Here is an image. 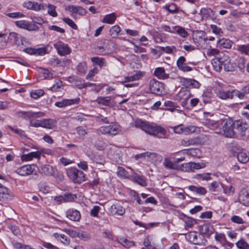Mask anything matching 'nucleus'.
<instances>
[{
  "label": "nucleus",
  "instance_id": "1",
  "mask_svg": "<svg viewBox=\"0 0 249 249\" xmlns=\"http://www.w3.org/2000/svg\"><path fill=\"white\" fill-rule=\"evenodd\" d=\"M134 125L137 128H140L146 133L153 136H156L159 134L164 136L166 133V130L161 126L141 119H136Z\"/></svg>",
  "mask_w": 249,
  "mask_h": 249
},
{
  "label": "nucleus",
  "instance_id": "2",
  "mask_svg": "<svg viewBox=\"0 0 249 249\" xmlns=\"http://www.w3.org/2000/svg\"><path fill=\"white\" fill-rule=\"evenodd\" d=\"M121 131V126L117 124L111 123L109 125H103L97 129V133L107 136H115Z\"/></svg>",
  "mask_w": 249,
  "mask_h": 249
},
{
  "label": "nucleus",
  "instance_id": "3",
  "mask_svg": "<svg viewBox=\"0 0 249 249\" xmlns=\"http://www.w3.org/2000/svg\"><path fill=\"white\" fill-rule=\"evenodd\" d=\"M220 133H222L227 137H233L235 135L234 122L231 119H225L221 123Z\"/></svg>",
  "mask_w": 249,
  "mask_h": 249
},
{
  "label": "nucleus",
  "instance_id": "4",
  "mask_svg": "<svg viewBox=\"0 0 249 249\" xmlns=\"http://www.w3.org/2000/svg\"><path fill=\"white\" fill-rule=\"evenodd\" d=\"M67 175L75 183L80 184L85 181V174L75 168L71 167L67 169Z\"/></svg>",
  "mask_w": 249,
  "mask_h": 249
},
{
  "label": "nucleus",
  "instance_id": "5",
  "mask_svg": "<svg viewBox=\"0 0 249 249\" xmlns=\"http://www.w3.org/2000/svg\"><path fill=\"white\" fill-rule=\"evenodd\" d=\"M69 82L70 83H74L75 82V86L79 89H81L83 88H85L88 87H91V90L96 92H98L100 91L104 87L106 86V84H94L91 83H82L81 82L79 83L76 80V79H70Z\"/></svg>",
  "mask_w": 249,
  "mask_h": 249
},
{
  "label": "nucleus",
  "instance_id": "6",
  "mask_svg": "<svg viewBox=\"0 0 249 249\" xmlns=\"http://www.w3.org/2000/svg\"><path fill=\"white\" fill-rule=\"evenodd\" d=\"M218 61L223 65L224 69L225 71H232L234 69L233 64L230 62L229 55L223 52H220L217 54V56H215Z\"/></svg>",
  "mask_w": 249,
  "mask_h": 249
},
{
  "label": "nucleus",
  "instance_id": "7",
  "mask_svg": "<svg viewBox=\"0 0 249 249\" xmlns=\"http://www.w3.org/2000/svg\"><path fill=\"white\" fill-rule=\"evenodd\" d=\"M205 167L203 164H200L199 163H196L194 162H189L178 165V166L177 170H180L181 171L186 172H190L194 171L195 170H198L203 168Z\"/></svg>",
  "mask_w": 249,
  "mask_h": 249
},
{
  "label": "nucleus",
  "instance_id": "8",
  "mask_svg": "<svg viewBox=\"0 0 249 249\" xmlns=\"http://www.w3.org/2000/svg\"><path fill=\"white\" fill-rule=\"evenodd\" d=\"M234 130L236 133L242 136L246 135V131L249 128V124L244 120H236L234 121Z\"/></svg>",
  "mask_w": 249,
  "mask_h": 249
},
{
  "label": "nucleus",
  "instance_id": "9",
  "mask_svg": "<svg viewBox=\"0 0 249 249\" xmlns=\"http://www.w3.org/2000/svg\"><path fill=\"white\" fill-rule=\"evenodd\" d=\"M18 117L25 119H31L32 118H41L45 116V113L43 112H33L31 111H19L17 112Z\"/></svg>",
  "mask_w": 249,
  "mask_h": 249
},
{
  "label": "nucleus",
  "instance_id": "10",
  "mask_svg": "<svg viewBox=\"0 0 249 249\" xmlns=\"http://www.w3.org/2000/svg\"><path fill=\"white\" fill-rule=\"evenodd\" d=\"M149 89L152 93L159 94L164 90V85L155 79H152L149 83Z\"/></svg>",
  "mask_w": 249,
  "mask_h": 249
},
{
  "label": "nucleus",
  "instance_id": "11",
  "mask_svg": "<svg viewBox=\"0 0 249 249\" xmlns=\"http://www.w3.org/2000/svg\"><path fill=\"white\" fill-rule=\"evenodd\" d=\"M80 102V98L76 97L73 99H63L61 101L56 102L54 105L59 108H63L68 106L78 104Z\"/></svg>",
  "mask_w": 249,
  "mask_h": 249
},
{
  "label": "nucleus",
  "instance_id": "12",
  "mask_svg": "<svg viewBox=\"0 0 249 249\" xmlns=\"http://www.w3.org/2000/svg\"><path fill=\"white\" fill-rule=\"evenodd\" d=\"M187 238L190 242L195 245H201L203 243V236L196 231L189 232Z\"/></svg>",
  "mask_w": 249,
  "mask_h": 249
},
{
  "label": "nucleus",
  "instance_id": "13",
  "mask_svg": "<svg viewBox=\"0 0 249 249\" xmlns=\"http://www.w3.org/2000/svg\"><path fill=\"white\" fill-rule=\"evenodd\" d=\"M35 167L34 165L27 164L17 168L15 172L21 176H27L33 174Z\"/></svg>",
  "mask_w": 249,
  "mask_h": 249
},
{
  "label": "nucleus",
  "instance_id": "14",
  "mask_svg": "<svg viewBox=\"0 0 249 249\" xmlns=\"http://www.w3.org/2000/svg\"><path fill=\"white\" fill-rule=\"evenodd\" d=\"M125 212V209L118 203L112 204L108 209L109 214L112 216H123Z\"/></svg>",
  "mask_w": 249,
  "mask_h": 249
},
{
  "label": "nucleus",
  "instance_id": "15",
  "mask_svg": "<svg viewBox=\"0 0 249 249\" xmlns=\"http://www.w3.org/2000/svg\"><path fill=\"white\" fill-rule=\"evenodd\" d=\"M23 6L28 9L38 11L40 10H45L47 4L44 3H38L36 1H28L24 2Z\"/></svg>",
  "mask_w": 249,
  "mask_h": 249
},
{
  "label": "nucleus",
  "instance_id": "16",
  "mask_svg": "<svg viewBox=\"0 0 249 249\" xmlns=\"http://www.w3.org/2000/svg\"><path fill=\"white\" fill-rule=\"evenodd\" d=\"M191 97V93L189 91L181 90L176 95V100L178 101L182 106L185 107Z\"/></svg>",
  "mask_w": 249,
  "mask_h": 249
},
{
  "label": "nucleus",
  "instance_id": "17",
  "mask_svg": "<svg viewBox=\"0 0 249 249\" xmlns=\"http://www.w3.org/2000/svg\"><path fill=\"white\" fill-rule=\"evenodd\" d=\"M8 39L11 43L18 46L24 45V42L26 41V38L24 37L21 36L15 32L9 34Z\"/></svg>",
  "mask_w": 249,
  "mask_h": 249
},
{
  "label": "nucleus",
  "instance_id": "18",
  "mask_svg": "<svg viewBox=\"0 0 249 249\" xmlns=\"http://www.w3.org/2000/svg\"><path fill=\"white\" fill-rule=\"evenodd\" d=\"M239 202L246 206H249V189H242L239 194Z\"/></svg>",
  "mask_w": 249,
  "mask_h": 249
},
{
  "label": "nucleus",
  "instance_id": "19",
  "mask_svg": "<svg viewBox=\"0 0 249 249\" xmlns=\"http://www.w3.org/2000/svg\"><path fill=\"white\" fill-rule=\"evenodd\" d=\"M53 46L60 55L64 56L69 54L71 52L68 46L62 42H57L54 44Z\"/></svg>",
  "mask_w": 249,
  "mask_h": 249
},
{
  "label": "nucleus",
  "instance_id": "20",
  "mask_svg": "<svg viewBox=\"0 0 249 249\" xmlns=\"http://www.w3.org/2000/svg\"><path fill=\"white\" fill-rule=\"evenodd\" d=\"M202 141L199 137H189L181 140V144L185 146L201 144Z\"/></svg>",
  "mask_w": 249,
  "mask_h": 249
},
{
  "label": "nucleus",
  "instance_id": "21",
  "mask_svg": "<svg viewBox=\"0 0 249 249\" xmlns=\"http://www.w3.org/2000/svg\"><path fill=\"white\" fill-rule=\"evenodd\" d=\"M66 217L73 221H78L81 218V214L78 210L71 208L66 211Z\"/></svg>",
  "mask_w": 249,
  "mask_h": 249
},
{
  "label": "nucleus",
  "instance_id": "22",
  "mask_svg": "<svg viewBox=\"0 0 249 249\" xmlns=\"http://www.w3.org/2000/svg\"><path fill=\"white\" fill-rule=\"evenodd\" d=\"M41 173L47 176H53L57 172L55 167L50 165L44 164L40 167Z\"/></svg>",
  "mask_w": 249,
  "mask_h": 249
},
{
  "label": "nucleus",
  "instance_id": "23",
  "mask_svg": "<svg viewBox=\"0 0 249 249\" xmlns=\"http://www.w3.org/2000/svg\"><path fill=\"white\" fill-rule=\"evenodd\" d=\"M181 82L188 89H198L200 86V84L195 79H181Z\"/></svg>",
  "mask_w": 249,
  "mask_h": 249
},
{
  "label": "nucleus",
  "instance_id": "24",
  "mask_svg": "<svg viewBox=\"0 0 249 249\" xmlns=\"http://www.w3.org/2000/svg\"><path fill=\"white\" fill-rule=\"evenodd\" d=\"M11 196L7 188L0 183V201H7L11 200Z\"/></svg>",
  "mask_w": 249,
  "mask_h": 249
},
{
  "label": "nucleus",
  "instance_id": "25",
  "mask_svg": "<svg viewBox=\"0 0 249 249\" xmlns=\"http://www.w3.org/2000/svg\"><path fill=\"white\" fill-rule=\"evenodd\" d=\"M199 230L201 234H204L207 236H209L214 231L213 226L209 224H205L202 225Z\"/></svg>",
  "mask_w": 249,
  "mask_h": 249
},
{
  "label": "nucleus",
  "instance_id": "26",
  "mask_svg": "<svg viewBox=\"0 0 249 249\" xmlns=\"http://www.w3.org/2000/svg\"><path fill=\"white\" fill-rule=\"evenodd\" d=\"M66 10H68L73 14H78L80 15H85L86 13V11L81 6L69 5L66 7Z\"/></svg>",
  "mask_w": 249,
  "mask_h": 249
},
{
  "label": "nucleus",
  "instance_id": "27",
  "mask_svg": "<svg viewBox=\"0 0 249 249\" xmlns=\"http://www.w3.org/2000/svg\"><path fill=\"white\" fill-rule=\"evenodd\" d=\"M57 124V121L52 119H42V127L52 129L54 128Z\"/></svg>",
  "mask_w": 249,
  "mask_h": 249
},
{
  "label": "nucleus",
  "instance_id": "28",
  "mask_svg": "<svg viewBox=\"0 0 249 249\" xmlns=\"http://www.w3.org/2000/svg\"><path fill=\"white\" fill-rule=\"evenodd\" d=\"M41 155V152L39 151L35 152H31L27 154H23L21 156V159L22 160L30 161L34 158L39 159Z\"/></svg>",
  "mask_w": 249,
  "mask_h": 249
},
{
  "label": "nucleus",
  "instance_id": "29",
  "mask_svg": "<svg viewBox=\"0 0 249 249\" xmlns=\"http://www.w3.org/2000/svg\"><path fill=\"white\" fill-rule=\"evenodd\" d=\"M131 178L133 181L141 186H145L147 185L146 179L143 176L134 173L131 176Z\"/></svg>",
  "mask_w": 249,
  "mask_h": 249
},
{
  "label": "nucleus",
  "instance_id": "30",
  "mask_svg": "<svg viewBox=\"0 0 249 249\" xmlns=\"http://www.w3.org/2000/svg\"><path fill=\"white\" fill-rule=\"evenodd\" d=\"M188 188L191 192L196 193L199 195H205L207 192L206 189L202 186L190 185L188 187Z\"/></svg>",
  "mask_w": 249,
  "mask_h": 249
},
{
  "label": "nucleus",
  "instance_id": "31",
  "mask_svg": "<svg viewBox=\"0 0 249 249\" xmlns=\"http://www.w3.org/2000/svg\"><path fill=\"white\" fill-rule=\"evenodd\" d=\"M97 104L106 106H110L111 105V97L110 96L107 97H98L94 101Z\"/></svg>",
  "mask_w": 249,
  "mask_h": 249
},
{
  "label": "nucleus",
  "instance_id": "32",
  "mask_svg": "<svg viewBox=\"0 0 249 249\" xmlns=\"http://www.w3.org/2000/svg\"><path fill=\"white\" fill-rule=\"evenodd\" d=\"M53 236L57 240L60 241L61 243L65 245L69 244L70 240V239L65 234H59L57 232L53 234Z\"/></svg>",
  "mask_w": 249,
  "mask_h": 249
},
{
  "label": "nucleus",
  "instance_id": "33",
  "mask_svg": "<svg viewBox=\"0 0 249 249\" xmlns=\"http://www.w3.org/2000/svg\"><path fill=\"white\" fill-rule=\"evenodd\" d=\"M163 165L165 167L168 169L177 170L178 169V164L173 162L171 159L169 158H165L163 162Z\"/></svg>",
  "mask_w": 249,
  "mask_h": 249
},
{
  "label": "nucleus",
  "instance_id": "34",
  "mask_svg": "<svg viewBox=\"0 0 249 249\" xmlns=\"http://www.w3.org/2000/svg\"><path fill=\"white\" fill-rule=\"evenodd\" d=\"M117 241L123 247L128 249L134 246L135 243L132 241H130L124 237H120L118 238Z\"/></svg>",
  "mask_w": 249,
  "mask_h": 249
},
{
  "label": "nucleus",
  "instance_id": "35",
  "mask_svg": "<svg viewBox=\"0 0 249 249\" xmlns=\"http://www.w3.org/2000/svg\"><path fill=\"white\" fill-rule=\"evenodd\" d=\"M218 96L220 98L224 100L232 99L233 97V90H228L227 91H219Z\"/></svg>",
  "mask_w": 249,
  "mask_h": 249
},
{
  "label": "nucleus",
  "instance_id": "36",
  "mask_svg": "<svg viewBox=\"0 0 249 249\" xmlns=\"http://www.w3.org/2000/svg\"><path fill=\"white\" fill-rule=\"evenodd\" d=\"M238 161L242 163H246L249 160V153L245 151H241L237 154Z\"/></svg>",
  "mask_w": 249,
  "mask_h": 249
},
{
  "label": "nucleus",
  "instance_id": "37",
  "mask_svg": "<svg viewBox=\"0 0 249 249\" xmlns=\"http://www.w3.org/2000/svg\"><path fill=\"white\" fill-rule=\"evenodd\" d=\"M64 85L60 79H56L55 83L50 87V89L54 92L59 91L63 89Z\"/></svg>",
  "mask_w": 249,
  "mask_h": 249
},
{
  "label": "nucleus",
  "instance_id": "38",
  "mask_svg": "<svg viewBox=\"0 0 249 249\" xmlns=\"http://www.w3.org/2000/svg\"><path fill=\"white\" fill-rule=\"evenodd\" d=\"M116 19V15L114 13H112L108 15H106L102 21L103 23L107 24H113Z\"/></svg>",
  "mask_w": 249,
  "mask_h": 249
},
{
  "label": "nucleus",
  "instance_id": "39",
  "mask_svg": "<svg viewBox=\"0 0 249 249\" xmlns=\"http://www.w3.org/2000/svg\"><path fill=\"white\" fill-rule=\"evenodd\" d=\"M204 124L211 129H215L218 126V122L210 119H206L204 121Z\"/></svg>",
  "mask_w": 249,
  "mask_h": 249
},
{
  "label": "nucleus",
  "instance_id": "40",
  "mask_svg": "<svg viewBox=\"0 0 249 249\" xmlns=\"http://www.w3.org/2000/svg\"><path fill=\"white\" fill-rule=\"evenodd\" d=\"M183 220L185 222V228L186 229L192 228L196 223V221L194 219L183 215Z\"/></svg>",
  "mask_w": 249,
  "mask_h": 249
},
{
  "label": "nucleus",
  "instance_id": "41",
  "mask_svg": "<svg viewBox=\"0 0 249 249\" xmlns=\"http://www.w3.org/2000/svg\"><path fill=\"white\" fill-rule=\"evenodd\" d=\"M219 45L220 48L230 49L231 48L232 42L229 39L222 38L218 41Z\"/></svg>",
  "mask_w": 249,
  "mask_h": 249
},
{
  "label": "nucleus",
  "instance_id": "42",
  "mask_svg": "<svg viewBox=\"0 0 249 249\" xmlns=\"http://www.w3.org/2000/svg\"><path fill=\"white\" fill-rule=\"evenodd\" d=\"M221 185L223 188L224 193L227 196H231L234 194L235 189L231 185H226L223 184H221Z\"/></svg>",
  "mask_w": 249,
  "mask_h": 249
},
{
  "label": "nucleus",
  "instance_id": "43",
  "mask_svg": "<svg viewBox=\"0 0 249 249\" xmlns=\"http://www.w3.org/2000/svg\"><path fill=\"white\" fill-rule=\"evenodd\" d=\"M91 61L94 64L99 65L100 67H104L107 66V63L103 58L93 57L91 58Z\"/></svg>",
  "mask_w": 249,
  "mask_h": 249
},
{
  "label": "nucleus",
  "instance_id": "44",
  "mask_svg": "<svg viewBox=\"0 0 249 249\" xmlns=\"http://www.w3.org/2000/svg\"><path fill=\"white\" fill-rule=\"evenodd\" d=\"M173 29H176L175 30V33H177L178 35L181 36V37L183 38H186L188 36V32L185 30V29L180 26H175L173 28Z\"/></svg>",
  "mask_w": 249,
  "mask_h": 249
},
{
  "label": "nucleus",
  "instance_id": "45",
  "mask_svg": "<svg viewBox=\"0 0 249 249\" xmlns=\"http://www.w3.org/2000/svg\"><path fill=\"white\" fill-rule=\"evenodd\" d=\"M117 175L122 178H126L129 176V173L123 167L118 166L117 169Z\"/></svg>",
  "mask_w": 249,
  "mask_h": 249
},
{
  "label": "nucleus",
  "instance_id": "46",
  "mask_svg": "<svg viewBox=\"0 0 249 249\" xmlns=\"http://www.w3.org/2000/svg\"><path fill=\"white\" fill-rule=\"evenodd\" d=\"M120 31L121 28L118 25L113 26L109 30L110 35L112 38H116Z\"/></svg>",
  "mask_w": 249,
  "mask_h": 249
},
{
  "label": "nucleus",
  "instance_id": "47",
  "mask_svg": "<svg viewBox=\"0 0 249 249\" xmlns=\"http://www.w3.org/2000/svg\"><path fill=\"white\" fill-rule=\"evenodd\" d=\"M48 8V14L53 17H56L57 16V13L56 11V7L52 4H48L47 5L46 8Z\"/></svg>",
  "mask_w": 249,
  "mask_h": 249
},
{
  "label": "nucleus",
  "instance_id": "48",
  "mask_svg": "<svg viewBox=\"0 0 249 249\" xmlns=\"http://www.w3.org/2000/svg\"><path fill=\"white\" fill-rule=\"evenodd\" d=\"M212 64L214 70L216 71H220L222 69L223 65L215 56L212 60Z\"/></svg>",
  "mask_w": 249,
  "mask_h": 249
},
{
  "label": "nucleus",
  "instance_id": "49",
  "mask_svg": "<svg viewBox=\"0 0 249 249\" xmlns=\"http://www.w3.org/2000/svg\"><path fill=\"white\" fill-rule=\"evenodd\" d=\"M186 154L193 158H200L201 156L200 151L197 148H193L188 150Z\"/></svg>",
  "mask_w": 249,
  "mask_h": 249
},
{
  "label": "nucleus",
  "instance_id": "50",
  "mask_svg": "<svg viewBox=\"0 0 249 249\" xmlns=\"http://www.w3.org/2000/svg\"><path fill=\"white\" fill-rule=\"evenodd\" d=\"M215 240L222 246L226 242V237L224 233L216 232L214 235Z\"/></svg>",
  "mask_w": 249,
  "mask_h": 249
},
{
  "label": "nucleus",
  "instance_id": "51",
  "mask_svg": "<svg viewBox=\"0 0 249 249\" xmlns=\"http://www.w3.org/2000/svg\"><path fill=\"white\" fill-rule=\"evenodd\" d=\"M44 94V91L42 89H35L31 91L30 93L31 97L34 99H37Z\"/></svg>",
  "mask_w": 249,
  "mask_h": 249
},
{
  "label": "nucleus",
  "instance_id": "52",
  "mask_svg": "<svg viewBox=\"0 0 249 249\" xmlns=\"http://www.w3.org/2000/svg\"><path fill=\"white\" fill-rule=\"evenodd\" d=\"M75 235L79 239L84 241L88 240L90 238V234L86 231H81L77 233L75 232Z\"/></svg>",
  "mask_w": 249,
  "mask_h": 249
},
{
  "label": "nucleus",
  "instance_id": "53",
  "mask_svg": "<svg viewBox=\"0 0 249 249\" xmlns=\"http://www.w3.org/2000/svg\"><path fill=\"white\" fill-rule=\"evenodd\" d=\"M163 8L171 14L178 13V9L176 5L174 3H171L170 5H165L163 6Z\"/></svg>",
  "mask_w": 249,
  "mask_h": 249
},
{
  "label": "nucleus",
  "instance_id": "54",
  "mask_svg": "<svg viewBox=\"0 0 249 249\" xmlns=\"http://www.w3.org/2000/svg\"><path fill=\"white\" fill-rule=\"evenodd\" d=\"M200 13L203 18H207L213 15V11L211 8H202L200 10Z\"/></svg>",
  "mask_w": 249,
  "mask_h": 249
},
{
  "label": "nucleus",
  "instance_id": "55",
  "mask_svg": "<svg viewBox=\"0 0 249 249\" xmlns=\"http://www.w3.org/2000/svg\"><path fill=\"white\" fill-rule=\"evenodd\" d=\"M39 72L43 74L44 78H53V72L48 69L40 68Z\"/></svg>",
  "mask_w": 249,
  "mask_h": 249
},
{
  "label": "nucleus",
  "instance_id": "56",
  "mask_svg": "<svg viewBox=\"0 0 249 249\" xmlns=\"http://www.w3.org/2000/svg\"><path fill=\"white\" fill-rule=\"evenodd\" d=\"M235 245L239 249H249V244L243 239L237 241Z\"/></svg>",
  "mask_w": 249,
  "mask_h": 249
},
{
  "label": "nucleus",
  "instance_id": "57",
  "mask_svg": "<svg viewBox=\"0 0 249 249\" xmlns=\"http://www.w3.org/2000/svg\"><path fill=\"white\" fill-rule=\"evenodd\" d=\"M160 51L164 52L167 53H173L177 52V49L174 46H166L165 47H160Z\"/></svg>",
  "mask_w": 249,
  "mask_h": 249
},
{
  "label": "nucleus",
  "instance_id": "58",
  "mask_svg": "<svg viewBox=\"0 0 249 249\" xmlns=\"http://www.w3.org/2000/svg\"><path fill=\"white\" fill-rule=\"evenodd\" d=\"M38 187L39 191L44 194H47L50 192V188L46 182H40Z\"/></svg>",
  "mask_w": 249,
  "mask_h": 249
},
{
  "label": "nucleus",
  "instance_id": "59",
  "mask_svg": "<svg viewBox=\"0 0 249 249\" xmlns=\"http://www.w3.org/2000/svg\"><path fill=\"white\" fill-rule=\"evenodd\" d=\"M65 198V202H71L77 198V196L75 194L71 193H65L64 194Z\"/></svg>",
  "mask_w": 249,
  "mask_h": 249
},
{
  "label": "nucleus",
  "instance_id": "60",
  "mask_svg": "<svg viewBox=\"0 0 249 249\" xmlns=\"http://www.w3.org/2000/svg\"><path fill=\"white\" fill-rule=\"evenodd\" d=\"M154 75L158 77L164 76L165 75L164 69L162 67L157 68L154 71Z\"/></svg>",
  "mask_w": 249,
  "mask_h": 249
},
{
  "label": "nucleus",
  "instance_id": "61",
  "mask_svg": "<svg viewBox=\"0 0 249 249\" xmlns=\"http://www.w3.org/2000/svg\"><path fill=\"white\" fill-rule=\"evenodd\" d=\"M164 106L167 107V110L171 112H173L177 107L175 103L171 101H167L164 103Z\"/></svg>",
  "mask_w": 249,
  "mask_h": 249
},
{
  "label": "nucleus",
  "instance_id": "62",
  "mask_svg": "<svg viewBox=\"0 0 249 249\" xmlns=\"http://www.w3.org/2000/svg\"><path fill=\"white\" fill-rule=\"evenodd\" d=\"M30 125L35 127H42V120H38L32 118L30 119Z\"/></svg>",
  "mask_w": 249,
  "mask_h": 249
},
{
  "label": "nucleus",
  "instance_id": "63",
  "mask_svg": "<svg viewBox=\"0 0 249 249\" xmlns=\"http://www.w3.org/2000/svg\"><path fill=\"white\" fill-rule=\"evenodd\" d=\"M63 20L72 29L74 30L77 29V26L76 25L74 22L71 18H63Z\"/></svg>",
  "mask_w": 249,
  "mask_h": 249
},
{
  "label": "nucleus",
  "instance_id": "64",
  "mask_svg": "<svg viewBox=\"0 0 249 249\" xmlns=\"http://www.w3.org/2000/svg\"><path fill=\"white\" fill-rule=\"evenodd\" d=\"M237 50L243 53L248 54L249 53V44L247 45H242L237 46Z\"/></svg>",
  "mask_w": 249,
  "mask_h": 249
}]
</instances>
